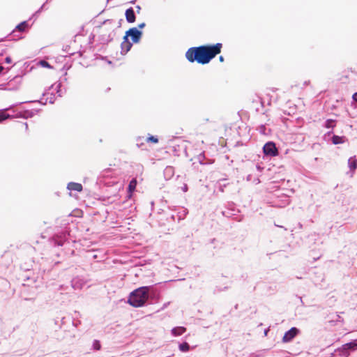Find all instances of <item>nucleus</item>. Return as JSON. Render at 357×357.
Here are the masks:
<instances>
[{"instance_id":"29","label":"nucleus","mask_w":357,"mask_h":357,"mask_svg":"<svg viewBox=\"0 0 357 357\" xmlns=\"http://www.w3.org/2000/svg\"><path fill=\"white\" fill-rule=\"evenodd\" d=\"M158 137L157 136L151 135L150 134L148 135V137L146 139V142L148 143L157 144L158 143Z\"/></svg>"},{"instance_id":"5","label":"nucleus","mask_w":357,"mask_h":357,"mask_svg":"<svg viewBox=\"0 0 357 357\" xmlns=\"http://www.w3.org/2000/svg\"><path fill=\"white\" fill-rule=\"evenodd\" d=\"M69 231L66 227L61 231L56 232L51 238H50V243L54 246H62L68 240Z\"/></svg>"},{"instance_id":"33","label":"nucleus","mask_w":357,"mask_h":357,"mask_svg":"<svg viewBox=\"0 0 357 357\" xmlns=\"http://www.w3.org/2000/svg\"><path fill=\"white\" fill-rule=\"evenodd\" d=\"M93 348L94 350H100L101 348V344L99 340H94L93 342Z\"/></svg>"},{"instance_id":"12","label":"nucleus","mask_w":357,"mask_h":357,"mask_svg":"<svg viewBox=\"0 0 357 357\" xmlns=\"http://www.w3.org/2000/svg\"><path fill=\"white\" fill-rule=\"evenodd\" d=\"M142 35V31L139 30L137 27L130 28L127 31V36L130 37L132 43H138L140 41Z\"/></svg>"},{"instance_id":"26","label":"nucleus","mask_w":357,"mask_h":357,"mask_svg":"<svg viewBox=\"0 0 357 357\" xmlns=\"http://www.w3.org/2000/svg\"><path fill=\"white\" fill-rule=\"evenodd\" d=\"M227 179L225 178H220L218 181V189L220 192H223L225 190V188L228 185L229 183H223L225 181H227Z\"/></svg>"},{"instance_id":"40","label":"nucleus","mask_w":357,"mask_h":357,"mask_svg":"<svg viewBox=\"0 0 357 357\" xmlns=\"http://www.w3.org/2000/svg\"><path fill=\"white\" fill-rule=\"evenodd\" d=\"M352 100L357 105V92H355L353 95H352Z\"/></svg>"},{"instance_id":"58","label":"nucleus","mask_w":357,"mask_h":357,"mask_svg":"<svg viewBox=\"0 0 357 357\" xmlns=\"http://www.w3.org/2000/svg\"><path fill=\"white\" fill-rule=\"evenodd\" d=\"M79 36H80V34L77 33V34L75 35V38H77V37H78Z\"/></svg>"},{"instance_id":"14","label":"nucleus","mask_w":357,"mask_h":357,"mask_svg":"<svg viewBox=\"0 0 357 357\" xmlns=\"http://www.w3.org/2000/svg\"><path fill=\"white\" fill-rule=\"evenodd\" d=\"M86 283V280L83 277L80 276L75 277L71 280V286L75 290L82 289Z\"/></svg>"},{"instance_id":"44","label":"nucleus","mask_w":357,"mask_h":357,"mask_svg":"<svg viewBox=\"0 0 357 357\" xmlns=\"http://www.w3.org/2000/svg\"><path fill=\"white\" fill-rule=\"evenodd\" d=\"M5 62L6 63H10L12 62V59H11L10 56H6L5 59Z\"/></svg>"},{"instance_id":"11","label":"nucleus","mask_w":357,"mask_h":357,"mask_svg":"<svg viewBox=\"0 0 357 357\" xmlns=\"http://www.w3.org/2000/svg\"><path fill=\"white\" fill-rule=\"evenodd\" d=\"M11 263L9 252H5L0 258V276L4 274Z\"/></svg>"},{"instance_id":"61","label":"nucleus","mask_w":357,"mask_h":357,"mask_svg":"<svg viewBox=\"0 0 357 357\" xmlns=\"http://www.w3.org/2000/svg\"><path fill=\"white\" fill-rule=\"evenodd\" d=\"M48 1H49V0H46V2H45V3H47Z\"/></svg>"},{"instance_id":"7","label":"nucleus","mask_w":357,"mask_h":357,"mask_svg":"<svg viewBox=\"0 0 357 357\" xmlns=\"http://www.w3.org/2000/svg\"><path fill=\"white\" fill-rule=\"evenodd\" d=\"M357 349V340H354L349 342H347L342 346L339 349L340 354L348 357L350 351H354Z\"/></svg>"},{"instance_id":"55","label":"nucleus","mask_w":357,"mask_h":357,"mask_svg":"<svg viewBox=\"0 0 357 357\" xmlns=\"http://www.w3.org/2000/svg\"><path fill=\"white\" fill-rule=\"evenodd\" d=\"M337 320L340 321V319H341V317L340 315H337Z\"/></svg>"},{"instance_id":"21","label":"nucleus","mask_w":357,"mask_h":357,"mask_svg":"<svg viewBox=\"0 0 357 357\" xmlns=\"http://www.w3.org/2000/svg\"><path fill=\"white\" fill-rule=\"evenodd\" d=\"M54 86H55V90H56V93L57 96L59 97H62L63 93L62 92V90H61V82H58L54 83V84L51 85L47 90H50V89H52Z\"/></svg>"},{"instance_id":"48","label":"nucleus","mask_w":357,"mask_h":357,"mask_svg":"<svg viewBox=\"0 0 357 357\" xmlns=\"http://www.w3.org/2000/svg\"><path fill=\"white\" fill-rule=\"evenodd\" d=\"M219 61H220V62H223V61H224V57H223L222 56H219Z\"/></svg>"},{"instance_id":"53","label":"nucleus","mask_w":357,"mask_h":357,"mask_svg":"<svg viewBox=\"0 0 357 357\" xmlns=\"http://www.w3.org/2000/svg\"><path fill=\"white\" fill-rule=\"evenodd\" d=\"M122 20H123L122 19H121V20H119L118 27H120V26H121V21H122Z\"/></svg>"},{"instance_id":"18","label":"nucleus","mask_w":357,"mask_h":357,"mask_svg":"<svg viewBox=\"0 0 357 357\" xmlns=\"http://www.w3.org/2000/svg\"><path fill=\"white\" fill-rule=\"evenodd\" d=\"M164 177L166 180L171 179L174 175V168L172 166H167L163 172Z\"/></svg>"},{"instance_id":"52","label":"nucleus","mask_w":357,"mask_h":357,"mask_svg":"<svg viewBox=\"0 0 357 357\" xmlns=\"http://www.w3.org/2000/svg\"><path fill=\"white\" fill-rule=\"evenodd\" d=\"M65 320H66V317H63L61 319V321L62 323V324H63L65 323Z\"/></svg>"},{"instance_id":"25","label":"nucleus","mask_w":357,"mask_h":357,"mask_svg":"<svg viewBox=\"0 0 357 357\" xmlns=\"http://www.w3.org/2000/svg\"><path fill=\"white\" fill-rule=\"evenodd\" d=\"M48 95H50V97L49 98H47L46 99H47V101L50 103V104H53L55 101V95L53 93H50L49 92V90H45L43 93V96H48Z\"/></svg>"},{"instance_id":"46","label":"nucleus","mask_w":357,"mask_h":357,"mask_svg":"<svg viewBox=\"0 0 357 357\" xmlns=\"http://www.w3.org/2000/svg\"><path fill=\"white\" fill-rule=\"evenodd\" d=\"M269 331H270L269 328H266V329L264 330V335H265V336H267V335H268V333Z\"/></svg>"},{"instance_id":"42","label":"nucleus","mask_w":357,"mask_h":357,"mask_svg":"<svg viewBox=\"0 0 357 357\" xmlns=\"http://www.w3.org/2000/svg\"><path fill=\"white\" fill-rule=\"evenodd\" d=\"M146 26V24L144 22H142L140 24H138V29H144V27Z\"/></svg>"},{"instance_id":"3","label":"nucleus","mask_w":357,"mask_h":357,"mask_svg":"<svg viewBox=\"0 0 357 357\" xmlns=\"http://www.w3.org/2000/svg\"><path fill=\"white\" fill-rule=\"evenodd\" d=\"M104 27H99L98 42L101 45H107L112 42L116 35L114 20H106L102 22Z\"/></svg>"},{"instance_id":"17","label":"nucleus","mask_w":357,"mask_h":357,"mask_svg":"<svg viewBox=\"0 0 357 357\" xmlns=\"http://www.w3.org/2000/svg\"><path fill=\"white\" fill-rule=\"evenodd\" d=\"M67 189L70 191L81 192L83 189V187L81 183L70 182L67 185Z\"/></svg>"},{"instance_id":"19","label":"nucleus","mask_w":357,"mask_h":357,"mask_svg":"<svg viewBox=\"0 0 357 357\" xmlns=\"http://www.w3.org/2000/svg\"><path fill=\"white\" fill-rule=\"evenodd\" d=\"M186 331V328L183 326H176L172 329V335L174 337L180 336L183 335Z\"/></svg>"},{"instance_id":"32","label":"nucleus","mask_w":357,"mask_h":357,"mask_svg":"<svg viewBox=\"0 0 357 357\" xmlns=\"http://www.w3.org/2000/svg\"><path fill=\"white\" fill-rule=\"evenodd\" d=\"M39 64L42 66V67H44V68H52V66H51V64L47 61L46 60H40L39 61Z\"/></svg>"},{"instance_id":"41","label":"nucleus","mask_w":357,"mask_h":357,"mask_svg":"<svg viewBox=\"0 0 357 357\" xmlns=\"http://www.w3.org/2000/svg\"><path fill=\"white\" fill-rule=\"evenodd\" d=\"M170 304V302H167V303H165L162 305V307L160 308V310H165V308H167Z\"/></svg>"},{"instance_id":"15","label":"nucleus","mask_w":357,"mask_h":357,"mask_svg":"<svg viewBox=\"0 0 357 357\" xmlns=\"http://www.w3.org/2000/svg\"><path fill=\"white\" fill-rule=\"evenodd\" d=\"M18 105H20L17 104V102L15 104H13V105L9 106L7 108L1 109L0 111V123H2L3 121L8 119H14L15 118L14 115H10L9 114H7V113H6V112L8 111V110L13 111V108Z\"/></svg>"},{"instance_id":"54","label":"nucleus","mask_w":357,"mask_h":357,"mask_svg":"<svg viewBox=\"0 0 357 357\" xmlns=\"http://www.w3.org/2000/svg\"><path fill=\"white\" fill-rule=\"evenodd\" d=\"M0 89H5L3 88V84H0Z\"/></svg>"},{"instance_id":"6","label":"nucleus","mask_w":357,"mask_h":357,"mask_svg":"<svg viewBox=\"0 0 357 357\" xmlns=\"http://www.w3.org/2000/svg\"><path fill=\"white\" fill-rule=\"evenodd\" d=\"M262 150L266 157H275L279 154V151L276 147L275 143L272 141H269L265 143Z\"/></svg>"},{"instance_id":"51","label":"nucleus","mask_w":357,"mask_h":357,"mask_svg":"<svg viewBox=\"0 0 357 357\" xmlns=\"http://www.w3.org/2000/svg\"><path fill=\"white\" fill-rule=\"evenodd\" d=\"M169 218H170L172 220H174V219H175V215H173V214H172V215H170Z\"/></svg>"},{"instance_id":"20","label":"nucleus","mask_w":357,"mask_h":357,"mask_svg":"<svg viewBox=\"0 0 357 357\" xmlns=\"http://www.w3.org/2000/svg\"><path fill=\"white\" fill-rule=\"evenodd\" d=\"M133 43H126L121 44V53L124 55L126 54L132 48Z\"/></svg>"},{"instance_id":"10","label":"nucleus","mask_w":357,"mask_h":357,"mask_svg":"<svg viewBox=\"0 0 357 357\" xmlns=\"http://www.w3.org/2000/svg\"><path fill=\"white\" fill-rule=\"evenodd\" d=\"M324 139L326 141L331 139L332 144L337 145L344 143L347 140V137L345 136L334 135L333 131H328L324 135Z\"/></svg>"},{"instance_id":"37","label":"nucleus","mask_w":357,"mask_h":357,"mask_svg":"<svg viewBox=\"0 0 357 357\" xmlns=\"http://www.w3.org/2000/svg\"><path fill=\"white\" fill-rule=\"evenodd\" d=\"M129 37L130 36H127V31H126L125 33V36L123 38V42L121 43H130L128 39Z\"/></svg>"},{"instance_id":"60","label":"nucleus","mask_w":357,"mask_h":357,"mask_svg":"<svg viewBox=\"0 0 357 357\" xmlns=\"http://www.w3.org/2000/svg\"><path fill=\"white\" fill-rule=\"evenodd\" d=\"M135 1H132L130 3H134Z\"/></svg>"},{"instance_id":"22","label":"nucleus","mask_w":357,"mask_h":357,"mask_svg":"<svg viewBox=\"0 0 357 357\" xmlns=\"http://www.w3.org/2000/svg\"><path fill=\"white\" fill-rule=\"evenodd\" d=\"M348 166L351 171H355L357 169V160L355 157H350L349 158Z\"/></svg>"},{"instance_id":"38","label":"nucleus","mask_w":357,"mask_h":357,"mask_svg":"<svg viewBox=\"0 0 357 357\" xmlns=\"http://www.w3.org/2000/svg\"><path fill=\"white\" fill-rule=\"evenodd\" d=\"M181 190L183 192H186L188 190V186L186 183H184L181 187Z\"/></svg>"},{"instance_id":"45","label":"nucleus","mask_w":357,"mask_h":357,"mask_svg":"<svg viewBox=\"0 0 357 357\" xmlns=\"http://www.w3.org/2000/svg\"><path fill=\"white\" fill-rule=\"evenodd\" d=\"M135 8H136V11H137V13L138 14H139V13H140V11H141V9H142L141 6H139V5H137V6H135Z\"/></svg>"},{"instance_id":"4","label":"nucleus","mask_w":357,"mask_h":357,"mask_svg":"<svg viewBox=\"0 0 357 357\" xmlns=\"http://www.w3.org/2000/svg\"><path fill=\"white\" fill-rule=\"evenodd\" d=\"M29 27L27 21H23L18 24L15 28L8 35V40H18L23 38L22 33L28 30Z\"/></svg>"},{"instance_id":"9","label":"nucleus","mask_w":357,"mask_h":357,"mask_svg":"<svg viewBox=\"0 0 357 357\" xmlns=\"http://www.w3.org/2000/svg\"><path fill=\"white\" fill-rule=\"evenodd\" d=\"M40 109H24L22 111H16L13 109V112L15 113L14 115L15 118H22L24 119H27L29 118H31L35 116L36 114L40 112Z\"/></svg>"},{"instance_id":"1","label":"nucleus","mask_w":357,"mask_h":357,"mask_svg":"<svg viewBox=\"0 0 357 357\" xmlns=\"http://www.w3.org/2000/svg\"><path fill=\"white\" fill-rule=\"evenodd\" d=\"M222 44L217 43L211 45H204L190 47L185 52L186 59L199 64H208L213 59L221 52Z\"/></svg>"},{"instance_id":"30","label":"nucleus","mask_w":357,"mask_h":357,"mask_svg":"<svg viewBox=\"0 0 357 357\" xmlns=\"http://www.w3.org/2000/svg\"><path fill=\"white\" fill-rule=\"evenodd\" d=\"M31 102H39L41 105H45L47 102V99H46L45 101L43 100V98L40 99V100H27V101H23V102H17V104L21 105H22L24 103H31Z\"/></svg>"},{"instance_id":"8","label":"nucleus","mask_w":357,"mask_h":357,"mask_svg":"<svg viewBox=\"0 0 357 357\" xmlns=\"http://www.w3.org/2000/svg\"><path fill=\"white\" fill-rule=\"evenodd\" d=\"M225 206L226 210L221 212L222 215L225 217L232 218L240 212L233 202H228Z\"/></svg>"},{"instance_id":"27","label":"nucleus","mask_w":357,"mask_h":357,"mask_svg":"<svg viewBox=\"0 0 357 357\" xmlns=\"http://www.w3.org/2000/svg\"><path fill=\"white\" fill-rule=\"evenodd\" d=\"M178 348L182 352H188L190 350V345L187 342H183L179 344Z\"/></svg>"},{"instance_id":"2","label":"nucleus","mask_w":357,"mask_h":357,"mask_svg":"<svg viewBox=\"0 0 357 357\" xmlns=\"http://www.w3.org/2000/svg\"><path fill=\"white\" fill-rule=\"evenodd\" d=\"M158 298L159 291L153 286H142L130 293L128 303L134 307H141Z\"/></svg>"},{"instance_id":"49","label":"nucleus","mask_w":357,"mask_h":357,"mask_svg":"<svg viewBox=\"0 0 357 357\" xmlns=\"http://www.w3.org/2000/svg\"><path fill=\"white\" fill-rule=\"evenodd\" d=\"M3 70H4V67L2 66H0V74L3 72Z\"/></svg>"},{"instance_id":"28","label":"nucleus","mask_w":357,"mask_h":357,"mask_svg":"<svg viewBox=\"0 0 357 357\" xmlns=\"http://www.w3.org/2000/svg\"><path fill=\"white\" fill-rule=\"evenodd\" d=\"M335 126V121L333 119H328L324 122V127L326 128L333 129Z\"/></svg>"},{"instance_id":"13","label":"nucleus","mask_w":357,"mask_h":357,"mask_svg":"<svg viewBox=\"0 0 357 357\" xmlns=\"http://www.w3.org/2000/svg\"><path fill=\"white\" fill-rule=\"evenodd\" d=\"M300 330L296 327H291L289 330L284 333L282 337V342L284 343L291 342L298 334Z\"/></svg>"},{"instance_id":"50","label":"nucleus","mask_w":357,"mask_h":357,"mask_svg":"<svg viewBox=\"0 0 357 357\" xmlns=\"http://www.w3.org/2000/svg\"><path fill=\"white\" fill-rule=\"evenodd\" d=\"M24 126L25 130H28V124H27V123H24Z\"/></svg>"},{"instance_id":"16","label":"nucleus","mask_w":357,"mask_h":357,"mask_svg":"<svg viewBox=\"0 0 357 357\" xmlns=\"http://www.w3.org/2000/svg\"><path fill=\"white\" fill-rule=\"evenodd\" d=\"M125 17L127 22L133 23L136 20V15L133 8L130 7L126 10Z\"/></svg>"},{"instance_id":"39","label":"nucleus","mask_w":357,"mask_h":357,"mask_svg":"<svg viewBox=\"0 0 357 357\" xmlns=\"http://www.w3.org/2000/svg\"><path fill=\"white\" fill-rule=\"evenodd\" d=\"M261 354L252 353L250 354L249 357H261Z\"/></svg>"},{"instance_id":"43","label":"nucleus","mask_w":357,"mask_h":357,"mask_svg":"<svg viewBox=\"0 0 357 357\" xmlns=\"http://www.w3.org/2000/svg\"><path fill=\"white\" fill-rule=\"evenodd\" d=\"M66 75H67V73H65L63 75V77H61V80L59 82H62L67 81Z\"/></svg>"},{"instance_id":"59","label":"nucleus","mask_w":357,"mask_h":357,"mask_svg":"<svg viewBox=\"0 0 357 357\" xmlns=\"http://www.w3.org/2000/svg\"><path fill=\"white\" fill-rule=\"evenodd\" d=\"M79 54L81 56L82 55V53L81 52H79Z\"/></svg>"},{"instance_id":"56","label":"nucleus","mask_w":357,"mask_h":357,"mask_svg":"<svg viewBox=\"0 0 357 357\" xmlns=\"http://www.w3.org/2000/svg\"><path fill=\"white\" fill-rule=\"evenodd\" d=\"M238 304H236V305H235V306H234V308H235V309H238Z\"/></svg>"},{"instance_id":"36","label":"nucleus","mask_w":357,"mask_h":357,"mask_svg":"<svg viewBox=\"0 0 357 357\" xmlns=\"http://www.w3.org/2000/svg\"><path fill=\"white\" fill-rule=\"evenodd\" d=\"M94 39H95V34L91 33L89 37V45H91L93 43Z\"/></svg>"},{"instance_id":"23","label":"nucleus","mask_w":357,"mask_h":357,"mask_svg":"<svg viewBox=\"0 0 357 357\" xmlns=\"http://www.w3.org/2000/svg\"><path fill=\"white\" fill-rule=\"evenodd\" d=\"M197 160L201 165L211 164L212 161L207 159L204 153H200L197 156Z\"/></svg>"},{"instance_id":"24","label":"nucleus","mask_w":357,"mask_h":357,"mask_svg":"<svg viewBox=\"0 0 357 357\" xmlns=\"http://www.w3.org/2000/svg\"><path fill=\"white\" fill-rule=\"evenodd\" d=\"M136 146L142 150H146L144 142H143L144 137L138 136L136 137Z\"/></svg>"},{"instance_id":"34","label":"nucleus","mask_w":357,"mask_h":357,"mask_svg":"<svg viewBox=\"0 0 357 357\" xmlns=\"http://www.w3.org/2000/svg\"><path fill=\"white\" fill-rule=\"evenodd\" d=\"M45 3H43L40 8L38 10H37L33 15H32V17L30 18V20L32 18V17H36L38 16L43 9H45Z\"/></svg>"},{"instance_id":"47","label":"nucleus","mask_w":357,"mask_h":357,"mask_svg":"<svg viewBox=\"0 0 357 357\" xmlns=\"http://www.w3.org/2000/svg\"><path fill=\"white\" fill-rule=\"evenodd\" d=\"M6 51V49L5 48H2L0 51V55H3V54L4 53V52Z\"/></svg>"},{"instance_id":"35","label":"nucleus","mask_w":357,"mask_h":357,"mask_svg":"<svg viewBox=\"0 0 357 357\" xmlns=\"http://www.w3.org/2000/svg\"><path fill=\"white\" fill-rule=\"evenodd\" d=\"M257 130L261 133V134H263V135H266V127L265 125H261L259 126V128H257Z\"/></svg>"},{"instance_id":"57","label":"nucleus","mask_w":357,"mask_h":357,"mask_svg":"<svg viewBox=\"0 0 357 357\" xmlns=\"http://www.w3.org/2000/svg\"><path fill=\"white\" fill-rule=\"evenodd\" d=\"M227 289V287H225L223 289H220V291H222V290H225Z\"/></svg>"},{"instance_id":"31","label":"nucleus","mask_w":357,"mask_h":357,"mask_svg":"<svg viewBox=\"0 0 357 357\" xmlns=\"http://www.w3.org/2000/svg\"><path fill=\"white\" fill-rule=\"evenodd\" d=\"M136 185H137V181H136V179H135V178H132V179L130 181V183H129V185H128V191H129L130 192H131L134 191V190H135Z\"/></svg>"}]
</instances>
